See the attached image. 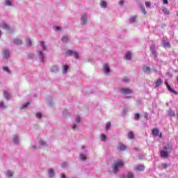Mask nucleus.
<instances>
[{
  "label": "nucleus",
  "instance_id": "4468645a",
  "mask_svg": "<svg viewBox=\"0 0 178 178\" xmlns=\"http://www.w3.org/2000/svg\"><path fill=\"white\" fill-rule=\"evenodd\" d=\"M22 41L20 39H15L14 44H16V45H22Z\"/></svg>",
  "mask_w": 178,
  "mask_h": 178
},
{
  "label": "nucleus",
  "instance_id": "393cba45",
  "mask_svg": "<svg viewBox=\"0 0 178 178\" xmlns=\"http://www.w3.org/2000/svg\"><path fill=\"white\" fill-rule=\"evenodd\" d=\"M100 5L102 8H106V1H102Z\"/></svg>",
  "mask_w": 178,
  "mask_h": 178
},
{
  "label": "nucleus",
  "instance_id": "b1692460",
  "mask_svg": "<svg viewBox=\"0 0 178 178\" xmlns=\"http://www.w3.org/2000/svg\"><path fill=\"white\" fill-rule=\"evenodd\" d=\"M111 122H108L106 124V130H109V129H111Z\"/></svg>",
  "mask_w": 178,
  "mask_h": 178
},
{
  "label": "nucleus",
  "instance_id": "9d476101",
  "mask_svg": "<svg viewBox=\"0 0 178 178\" xmlns=\"http://www.w3.org/2000/svg\"><path fill=\"white\" fill-rule=\"evenodd\" d=\"M67 70H69V65H64L63 67V74H66L67 73Z\"/></svg>",
  "mask_w": 178,
  "mask_h": 178
},
{
  "label": "nucleus",
  "instance_id": "a878e982",
  "mask_svg": "<svg viewBox=\"0 0 178 178\" xmlns=\"http://www.w3.org/2000/svg\"><path fill=\"white\" fill-rule=\"evenodd\" d=\"M163 13H165V15H169L170 13L169 12V10H168V8H163Z\"/></svg>",
  "mask_w": 178,
  "mask_h": 178
},
{
  "label": "nucleus",
  "instance_id": "f3484780",
  "mask_svg": "<svg viewBox=\"0 0 178 178\" xmlns=\"http://www.w3.org/2000/svg\"><path fill=\"white\" fill-rule=\"evenodd\" d=\"M3 95L5 98H6L7 99H10V95H9V93L6 91H3Z\"/></svg>",
  "mask_w": 178,
  "mask_h": 178
},
{
  "label": "nucleus",
  "instance_id": "052dcab7",
  "mask_svg": "<svg viewBox=\"0 0 178 178\" xmlns=\"http://www.w3.org/2000/svg\"><path fill=\"white\" fill-rule=\"evenodd\" d=\"M134 150H135V151H138V149L134 148Z\"/></svg>",
  "mask_w": 178,
  "mask_h": 178
},
{
  "label": "nucleus",
  "instance_id": "f704fd0d",
  "mask_svg": "<svg viewBox=\"0 0 178 178\" xmlns=\"http://www.w3.org/2000/svg\"><path fill=\"white\" fill-rule=\"evenodd\" d=\"M12 176H13V172H12L11 171H8L7 177H12Z\"/></svg>",
  "mask_w": 178,
  "mask_h": 178
},
{
  "label": "nucleus",
  "instance_id": "9b49d317",
  "mask_svg": "<svg viewBox=\"0 0 178 178\" xmlns=\"http://www.w3.org/2000/svg\"><path fill=\"white\" fill-rule=\"evenodd\" d=\"M162 83H163V81H162V79H158L155 82L156 88H157V87H159V86H161V84H162Z\"/></svg>",
  "mask_w": 178,
  "mask_h": 178
},
{
  "label": "nucleus",
  "instance_id": "aec40b11",
  "mask_svg": "<svg viewBox=\"0 0 178 178\" xmlns=\"http://www.w3.org/2000/svg\"><path fill=\"white\" fill-rule=\"evenodd\" d=\"M61 40L63 42H67V41H69V38H67V36H63Z\"/></svg>",
  "mask_w": 178,
  "mask_h": 178
},
{
  "label": "nucleus",
  "instance_id": "4d7b16f0",
  "mask_svg": "<svg viewBox=\"0 0 178 178\" xmlns=\"http://www.w3.org/2000/svg\"><path fill=\"white\" fill-rule=\"evenodd\" d=\"M61 178H66V175L63 174L62 176H61Z\"/></svg>",
  "mask_w": 178,
  "mask_h": 178
},
{
  "label": "nucleus",
  "instance_id": "0eeeda50",
  "mask_svg": "<svg viewBox=\"0 0 178 178\" xmlns=\"http://www.w3.org/2000/svg\"><path fill=\"white\" fill-rule=\"evenodd\" d=\"M3 56L4 59H8V58L10 56L9 50H3Z\"/></svg>",
  "mask_w": 178,
  "mask_h": 178
},
{
  "label": "nucleus",
  "instance_id": "a18cd8bd",
  "mask_svg": "<svg viewBox=\"0 0 178 178\" xmlns=\"http://www.w3.org/2000/svg\"><path fill=\"white\" fill-rule=\"evenodd\" d=\"M150 51H151V52H152V51H155V44H152V45L151 46V47H150Z\"/></svg>",
  "mask_w": 178,
  "mask_h": 178
},
{
  "label": "nucleus",
  "instance_id": "7c9ffc66",
  "mask_svg": "<svg viewBox=\"0 0 178 178\" xmlns=\"http://www.w3.org/2000/svg\"><path fill=\"white\" fill-rule=\"evenodd\" d=\"M6 5H7V6H12V3L10 2V0H6Z\"/></svg>",
  "mask_w": 178,
  "mask_h": 178
},
{
  "label": "nucleus",
  "instance_id": "680f3d73",
  "mask_svg": "<svg viewBox=\"0 0 178 178\" xmlns=\"http://www.w3.org/2000/svg\"><path fill=\"white\" fill-rule=\"evenodd\" d=\"M85 147L84 146H82V149H84Z\"/></svg>",
  "mask_w": 178,
  "mask_h": 178
},
{
  "label": "nucleus",
  "instance_id": "de8ad7c7",
  "mask_svg": "<svg viewBox=\"0 0 178 178\" xmlns=\"http://www.w3.org/2000/svg\"><path fill=\"white\" fill-rule=\"evenodd\" d=\"M123 3H124V1L123 0H121V1L119 2L120 6H123Z\"/></svg>",
  "mask_w": 178,
  "mask_h": 178
},
{
  "label": "nucleus",
  "instance_id": "39448f33",
  "mask_svg": "<svg viewBox=\"0 0 178 178\" xmlns=\"http://www.w3.org/2000/svg\"><path fill=\"white\" fill-rule=\"evenodd\" d=\"M152 134L154 137H157V136H159V129H158V128H154L152 131Z\"/></svg>",
  "mask_w": 178,
  "mask_h": 178
},
{
  "label": "nucleus",
  "instance_id": "7ed1b4c3",
  "mask_svg": "<svg viewBox=\"0 0 178 178\" xmlns=\"http://www.w3.org/2000/svg\"><path fill=\"white\" fill-rule=\"evenodd\" d=\"M120 92L124 95H129V94L133 92V90L131 89L122 88L120 89Z\"/></svg>",
  "mask_w": 178,
  "mask_h": 178
},
{
  "label": "nucleus",
  "instance_id": "a19ab883",
  "mask_svg": "<svg viewBox=\"0 0 178 178\" xmlns=\"http://www.w3.org/2000/svg\"><path fill=\"white\" fill-rule=\"evenodd\" d=\"M3 70H4V72H7V73H10L9 68H8L7 67H3Z\"/></svg>",
  "mask_w": 178,
  "mask_h": 178
},
{
  "label": "nucleus",
  "instance_id": "f8f14e48",
  "mask_svg": "<svg viewBox=\"0 0 178 178\" xmlns=\"http://www.w3.org/2000/svg\"><path fill=\"white\" fill-rule=\"evenodd\" d=\"M49 177H54L55 176V172L52 170V168H50L48 171Z\"/></svg>",
  "mask_w": 178,
  "mask_h": 178
},
{
  "label": "nucleus",
  "instance_id": "09e8293b",
  "mask_svg": "<svg viewBox=\"0 0 178 178\" xmlns=\"http://www.w3.org/2000/svg\"><path fill=\"white\" fill-rule=\"evenodd\" d=\"M163 3L165 5H168L169 3V2L168 1V0H163Z\"/></svg>",
  "mask_w": 178,
  "mask_h": 178
},
{
  "label": "nucleus",
  "instance_id": "4c0bfd02",
  "mask_svg": "<svg viewBox=\"0 0 178 178\" xmlns=\"http://www.w3.org/2000/svg\"><path fill=\"white\" fill-rule=\"evenodd\" d=\"M145 6H146V8H151V2L146 1L145 2Z\"/></svg>",
  "mask_w": 178,
  "mask_h": 178
},
{
  "label": "nucleus",
  "instance_id": "5701e85b",
  "mask_svg": "<svg viewBox=\"0 0 178 178\" xmlns=\"http://www.w3.org/2000/svg\"><path fill=\"white\" fill-rule=\"evenodd\" d=\"M59 70V68L58 66H53L52 68L51 69V72H58Z\"/></svg>",
  "mask_w": 178,
  "mask_h": 178
},
{
  "label": "nucleus",
  "instance_id": "c03bdc74",
  "mask_svg": "<svg viewBox=\"0 0 178 178\" xmlns=\"http://www.w3.org/2000/svg\"><path fill=\"white\" fill-rule=\"evenodd\" d=\"M81 161H86V159H87V158L86 157L85 155L81 154Z\"/></svg>",
  "mask_w": 178,
  "mask_h": 178
},
{
  "label": "nucleus",
  "instance_id": "58836bf2",
  "mask_svg": "<svg viewBox=\"0 0 178 178\" xmlns=\"http://www.w3.org/2000/svg\"><path fill=\"white\" fill-rule=\"evenodd\" d=\"M151 52H152V55H154V58H156V56H158V53L155 50H153Z\"/></svg>",
  "mask_w": 178,
  "mask_h": 178
},
{
  "label": "nucleus",
  "instance_id": "cd10ccee",
  "mask_svg": "<svg viewBox=\"0 0 178 178\" xmlns=\"http://www.w3.org/2000/svg\"><path fill=\"white\" fill-rule=\"evenodd\" d=\"M1 29H4L5 30H9V26L8 24L1 25Z\"/></svg>",
  "mask_w": 178,
  "mask_h": 178
},
{
  "label": "nucleus",
  "instance_id": "ea45409f",
  "mask_svg": "<svg viewBox=\"0 0 178 178\" xmlns=\"http://www.w3.org/2000/svg\"><path fill=\"white\" fill-rule=\"evenodd\" d=\"M73 56L75 58V59H79V54H77L76 52L74 51L72 54Z\"/></svg>",
  "mask_w": 178,
  "mask_h": 178
},
{
  "label": "nucleus",
  "instance_id": "a211bd4d",
  "mask_svg": "<svg viewBox=\"0 0 178 178\" xmlns=\"http://www.w3.org/2000/svg\"><path fill=\"white\" fill-rule=\"evenodd\" d=\"M128 138H134V133L132 131H129L128 134Z\"/></svg>",
  "mask_w": 178,
  "mask_h": 178
},
{
  "label": "nucleus",
  "instance_id": "49530a36",
  "mask_svg": "<svg viewBox=\"0 0 178 178\" xmlns=\"http://www.w3.org/2000/svg\"><path fill=\"white\" fill-rule=\"evenodd\" d=\"M38 55L42 59L44 58V54H42V51H39Z\"/></svg>",
  "mask_w": 178,
  "mask_h": 178
},
{
  "label": "nucleus",
  "instance_id": "79ce46f5",
  "mask_svg": "<svg viewBox=\"0 0 178 178\" xmlns=\"http://www.w3.org/2000/svg\"><path fill=\"white\" fill-rule=\"evenodd\" d=\"M135 120H140V114H138V113L135 114Z\"/></svg>",
  "mask_w": 178,
  "mask_h": 178
},
{
  "label": "nucleus",
  "instance_id": "2f4dec72",
  "mask_svg": "<svg viewBox=\"0 0 178 178\" xmlns=\"http://www.w3.org/2000/svg\"><path fill=\"white\" fill-rule=\"evenodd\" d=\"M41 47H42V49H44V51H45V49H47V47H45L44 42H41Z\"/></svg>",
  "mask_w": 178,
  "mask_h": 178
},
{
  "label": "nucleus",
  "instance_id": "6e6d98bb",
  "mask_svg": "<svg viewBox=\"0 0 178 178\" xmlns=\"http://www.w3.org/2000/svg\"><path fill=\"white\" fill-rule=\"evenodd\" d=\"M40 145H45V143L43 141H40Z\"/></svg>",
  "mask_w": 178,
  "mask_h": 178
},
{
  "label": "nucleus",
  "instance_id": "412c9836",
  "mask_svg": "<svg viewBox=\"0 0 178 178\" xmlns=\"http://www.w3.org/2000/svg\"><path fill=\"white\" fill-rule=\"evenodd\" d=\"M163 47L165 48H170V43L169 42H165L163 43Z\"/></svg>",
  "mask_w": 178,
  "mask_h": 178
},
{
  "label": "nucleus",
  "instance_id": "473e14b6",
  "mask_svg": "<svg viewBox=\"0 0 178 178\" xmlns=\"http://www.w3.org/2000/svg\"><path fill=\"white\" fill-rule=\"evenodd\" d=\"M151 69H149V67H143V72H150Z\"/></svg>",
  "mask_w": 178,
  "mask_h": 178
},
{
  "label": "nucleus",
  "instance_id": "3c124183",
  "mask_svg": "<svg viewBox=\"0 0 178 178\" xmlns=\"http://www.w3.org/2000/svg\"><path fill=\"white\" fill-rule=\"evenodd\" d=\"M142 13H144V15H146L147 14V10H145V8H143L142 10Z\"/></svg>",
  "mask_w": 178,
  "mask_h": 178
},
{
  "label": "nucleus",
  "instance_id": "4be33fe9",
  "mask_svg": "<svg viewBox=\"0 0 178 178\" xmlns=\"http://www.w3.org/2000/svg\"><path fill=\"white\" fill-rule=\"evenodd\" d=\"M136 19H137V16H133L129 19V22L131 23H134V22H136Z\"/></svg>",
  "mask_w": 178,
  "mask_h": 178
},
{
  "label": "nucleus",
  "instance_id": "ddd939ff",
  "mask_svg": "<svg viewBox=\"0 0 178 178\" xmlns=\"http://www.w3.org/2000/svg\"><path fill=\"white\" fill-rule=\"evenodd\" d=\"M81 22L83 23V24H86V23H87L88 20H87V16L86 15V14H84L82 17H81Z\"/></svg>",
  "mask_w": 178,
  "mask_h": 178
},
{
  "label": "nucleus",
  "instance_id": "864d4df0",
  "mask_svg": "<svg viewBox=\"0 0 178 178\" xmlns=\"http://www.w3.org/2000/svg\"><path fill=\"white\" fill-rule=\"evenodd\" d=\"M0 107H1V108H4V106H3V102H1L0 103Z\"/></svg>",
  "mask_w": 178,
  "mask_h": 178
},
{
  "label": "nucleus",
  "instance_id": "e2e57ef3",
  "mask_svg": "<svg viewBox=\"0 0 178 178\" xmlns=\"http://www.w3.org/2000/svg\"><path fill=\"white\" fill-rule=\"evenodd\" d=\"M177 16H178V13H177Z\"/></svg>",
  "mask_w": 178,
  "mask_h": 178
},
{
  "label": "nucleus",
  "instance_id": "13d9d810",
  "mask_svg": "<svg viewBox=\"0 0 178 178\" xmlns=\"http://www.w3.org/2000/svg\"><path fill=\"white\" fill-rule=\"evenodd\" d=\"M159 137H160V138H162V133H160Z\"/></svg>",
  "mask_w": 178,
  "mask_h": 178
},
{
  "label": "nucleus",
  "instance_id": "0e129e2a",
  "mask_svg": "<svg viewBox=\"0 0 178 178\" xmlns=\"http://www.w3.org/2000/svg\"><path fill=\"white\" fill-rule=\"evenodd\" d=\"M1 34H2V33H0V35H1Z\"/></svg>",
  "mask_w": 178,
  "mask_h": 178
},
{
  "label": "nucleus",
  "instance_id": "f03ea898",
  "mask_svg": "<svg viewBox=\"0 0 178 178\" xmlns=\"http://www.w3.org/2000/svg\"><path fill=\"white\" fill-rule=\"evenodd\" d=\"M123 166H124V163L122 160H118L117 161H115L113 165L114 173H118V169H120V168H123Z\"/></svg>",
  "mask_w": 178,
  "mask_h": 178
},
{
  "label": "nucleus",
  "instance_id": "6ab92c4d",
  "mask_svg": "<svg viewBox=\"0 0 178 178\" xmlns=\"http://www.w3.org/2000/svg\"><path fill=\"white\" fill-rule=\"evenodd\" d=\"M15 144H19V136H15L13 138Z\"/></svg>",
  "mask_w": 178,
  "mask_h": 178
},
{
  "label": "nucleus",
  "instance_id": "f257e3e1",
  "mask_svg": "<svg viewBox=\"0 0 178 178\" xmlns=\"http://www.w3.org/2000/svg\"><path fill=\"white\" fill-rule=\"evenodd\" d=\"M170 152H172V146L167 144L163 146V149L161 150V156H162V158H168Z\"/></svg>",
  "mask_w": 178,
  "mask_h": 178
},
{
  "label": "nucleus",
  "instance_id": "6e6552de",
  "mask_svg": "<svg viewBox=\"0 0 178 178\" xmlns=\"http://www.w3.org/2000/svg\"><path fill=\"white\" fill-rule=\"evenodd\" d=\"M117 148L119 151H124V149H126V145H123L122 143H119Z\"/></svg>",
  "mask_w": 178,
  "mask_h": 178
},
{
  "label": "nucleus",
  "instance_id": "2eb2a0df",
  "mask_svg": "<svg viewBox=\"0 0 178 178\" xmlns=\"http://www.w3.org/2000/svg\"><path fill=\"white\" fill-rule=\"evenodd\" d=\"M125 59H127V60H130L131 59V54L128 51L126 55H125Z\"/></svg>",
  "mask_w": 178,
  "mask_h": 178
},
{
  "label": "nucleus",
  "instance_id": "e433bc0d",
  "mask_svg": "<svg viewBox=\"0 0 178 178\" xmlns=\"http://www.w3.org/2000/svg\"><path fill=\"white\" fill-rule=\"evenodd\" d=\"M168 165L166 163H161V169H166L168 168Z\"/></svg>",
  "mask_w": 178,
  "mask_h": 178
},
{
  "label": "nucleus",
  "instance_id": "37998d69",
  "mask_svg": "<svg viewBox=\"0 0 178 178\" xmlns=\"http://www.w3.org/2000/svg\"><path fill=\"white\" fill-rule=\"evenodd\" d=\"M106 140V136L105 134L102 135V141H105Z\"/></svg>",
  "mask_w": 178,
  "mask_h": 178
},
{
  "label": "nucleus",
  "instance_id": "603ef678",
  "mask_svg": "<svg viewBox=\"0 0 178 178\" xmlns=\"http://www.w3.org/2000/svg\"><path fill=\"white\" fill-rule=\"evenodd\" d=\"M123 81H125V82L129 81V80L127 79V77H124V78L123 79Z\"/></svg>",
  "mask_w": 178,
  "mask_h": 178
},
{
  "label": "nucleus",
  "instance_id": "c85d7f7f",
  "mask_svg": "<svg viewBox=\"0 0 178 178\" xmlns=\"http://www.w3.org/2000/svg\"><path fill=\"white\" fill-rule=\"evenodd\" d=\"M168 115H169V116H172V117H174V116H175V111H170L169 112H168Z\"/></svg>",
  "mask_w": 178,
  "mask_h": 178
},
{
  "label": "nucleus",
  "instance_id": "72a5a7b5",
  "mask_svg": "<svg viewBox=\"0 0 178 178\" xmlns=\"http://www.w3.org/2000/svg\"><path fill=\"white\" fill-rule=\"evenodd\" d=\"M36 118L38 119H41L42 118V114H41V113H36Z\"/></svg>",
  "mask_w": 178,
  "mask_h": 178
},
{
  "label": "nucleus",
  "instance_id": "c9c22d12",
  "mask_svg": "<svg viewBox=\"0 0 178 178\" xmlns=\"http://www.w3.org/2000/svg\"><path fill=\"white\" fill-rule=\"evenodd\" d=\"M127 177L128 178H134V175H133V173H131V172H128Z\"/></svg>",
  "mask_w": 178,
  "mask_h": 178
},
{
  "label": "nucleus",
  "instance_id": "bf43d9fd",
  "mask_svg": "<svg viewBox=\"0 0 178 178\" xmlns=\"http://www.w3.org/2000/svg\"><path fill=\"white\" fill-rule=\"evenodd\" d=\"M56 30H60V27L58 26V27L56 28Z\"/></svg>",
  "mask_w": 178,
  "mask_h": 178
},
{
  "label": "nucleus",
  "instance_id": "bb28decb",
  "mask_svg": "<svg viewBox=\"0 0 178 178\" xmlns=\"http://www.w3.org/2000/svg\"><path fill=\"white\" fill-rule=\"evenodd\" d=\"M29 105H30V102L25 103L24 105H22L21 106V109H24V108H27V106H29Z\"/></svg>",
  "mask_w": 178,
  "mask_h": 178
},
{
  "label": "nucleus",
  "instance_id": "423d86ee",
  "mask_svg": "<svg viewBox=\"0 0 178 178\" xmlns=\"http://www.w3.org/2000/svg\"><path fill=\"white\" fill-rule=\"evenodd\" d=\"M144 169H145V166H144L143 165H140L135 168V170L136 172H143Z\"/></svg>",
  "mask_w": 178,
  "mask_h": 178
},
{
  "label": "nucleus",
  "instance_id": "5fc2aeb1",
  "mask_svg": "<svg viewBox=\"0 0 178 178\" xmlns=\"http://www.w3.org/2000/svg\"><path fill=\"white\" fill-rule=\"evenodd\" d=\"M76 124H74L72 125V129H73L74 130H76Z\"/></svg>",
  "mask_w": 178,
  "mask_h": 178
},
{
  "label": "nucleus",
  "instance_id": "8fccbe9b",
  "mask_svg": "<svg viewBox=\"0 0 178 178\" xmlns=\"http://www.w3.org/2000/svg\"><path fill=\"white\" fill-rule=\"evenodd\" d=\"M31 43H32V42H31V40H28V41L26 42L27 45H31Z\"/></svg>",
  "mask_w": 178,
  "mask_h": 178
},
{
  "label": "nucleus",
  "instance_id": "1a4fd4ad",
  "mask_svg": "<svg viewBox=\"0 0 178 178\" xmlns=\"http://www.w3.org/2000/svg\"><path fill=\"white\" fill-rule=\"evenodd\" d=\"M103 70L106 74H107L109 73L111 68L109 67V65H108V64H105L103 67Z\"/></svg>",
  "mask_w": 178,
  "mask_h": 178
},
{
  "label": "nucleus",
  "instance_id": "20e7f679",
  "mask_svg": "<svg viewBox=\"0 0 178 178\" xmlns=\"http://www.w3.org/2000/svg\"><path fill=\"white\" fill-rule=\"evenodd\" d=\"M165 84L167 86L168 91H170V92H172V94L177 95V91L175 90V89H172L168 81H165Z\"/></svg>",
  "mask_w": 178,
  "mask_h": 178
},
{
  "label": "nucleus",
  "instance_id": "c756f323",
  "mask_svg": "<svg viewBox=\"0 0 178 178\" xmlns=\"http://www.w3.org/2000/svg\"><path fill=\"white\" fill-rule=\"evenodd\" d=\"M75 120H76V123H80L81 118H80V116L76 115Z\"/></svg>",
  "mask_w": 178,
  "mask_h": 178
},
{
  "label": "nucleus",
  "instance_id": "dca6fc26",
  "mask_svg": "<svg viewBox=\"0 0 178 178\" xmlns=\"http://www.w3.org/2000/svg\"><path fill=\"white\" fill-rule=\"evenodd\" d=\"M73 54H74V51H73L72 50H67L66 51L67 56H72V55H73Z\"/></svg>",
  "mask_w": 178,
  "mask_h": 178
}]
</instances>
